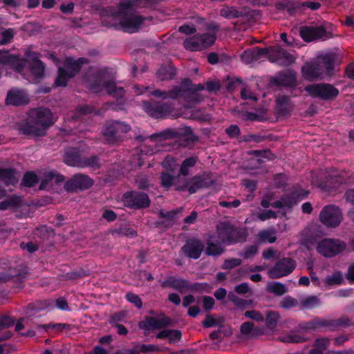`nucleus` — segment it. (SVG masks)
<instances>
[{
    "label": "nucleus",
    "instance_id": "obj_1",
    "mask_svg": "<svg viewBox=\"0 0 354 354\" xmlns=\"http://www.w3.org/2000/svg\"><path fill=\"white\" fill-rule=\"evenodd\" d=\"M216 234L221 243L226 246L243 243L248 236L246 228L235 225L229 221H221L216 225Z\"/></svg>",
    "mask_w": 354,
    "mask_h": 354
},
{
    "label": "nucleus",
    "instance_id": "obj_2",
    "mask_svg": "<svg viewBox=\"0 0 354 354\" xmlns=\"http://www.w3.org/2000/svg\"><path fill=\"white\" fill-rule=\"evenodd\" d=\"M131 127L129 123L120 120H109L105 122L102 129V136L104 142L115 146L124 141L125 135Z\"/></svg>",
    "mask_w": 354,
    "mask_h": 354
},
{
    "label": "nucleus",
    "instance_id": "obj_3",
    "mask_svg": "<svg viewBox=\"0 0 354 354\" xmlns=\"http://www.w3.org/2000/svg\"><path fill=\"white\" fill-rule=\"evenodd\" d=\"M215 184L216 180L212 178V174L204 171L190 178L184 179L182 185L176 187V191H187L189 194H194L199 189L209 188Z\"/></svg>",
    "mask_w": 354,
    "mask_h": 354
},
{
    "label": "nucleus",
    "instance_id": "obj_4",
    "mask_svg": "<svg viewBox=\"0 0 354 354\" xmlns=\"http://www.w3.org/2000/svg\"><path fill=\"white\" fill-rule=\"evenodd\" d=\"M180 136H184V140L187 145L194 144L198 140L190 127H184L178 129H167L160 133H156L150 136V140L154 141L157 139L164 140L167 139H174Z\"/></svg>",
    "mask_w": 354,
    "mask_h": 354
},
{
    "label": "nucleus",
    "instance_id": "obj_5",
    "mask_svg": "<svg viewBox=\"0 0 354 354\" xmlns=\"http://www.w3.org/2000/svg\"><path fill=\"white\" fill-rule=\"evenodd\" d=\"M122 202L126 207L133 210L148 208L151 203L147 193L136 190L124 192L122 196Z\"/></svg>",
    "mask_w": 354,
    "mask_h": 354
},
{
    "label": "nucleus",
    "instance_id": "obj_6",
    "mask_svg": "<svg viewBox=\"0 0 354 354\" xmlns=\"http://www.w3.org/2000/svg\"><path fill=\"white\" fill-rule=\"evenodd\" d=\"M216 37L212 33H198L193 36L186 38L183 41V47L187 50L192 52L201 51L212 46Z\"/></svg>",
    "mask_w": 354,
    "mask_h": 354
},
{
    "label": "nucleus",
    "instance_id": "obj_7",
    "mask_svg": "<svg viewBox=\"0 0 354 354\" xmlns=\"http://www.w3.org/2000/svg\"><path fill=\"white\" fill-rule=\"evenodd\" d=\"M305 91L312 97H317L326 101L334 100L339 94L336 87L328 83L310 84L305 87Z\"/></svg>",
    "mask_w": 354,
    "mask_h": 354
},
{
    "label": "nucleus",
    "instance_id": "obj_8",
    "mask_svg": "<svg viewBox=\"0 0 354 354\" xmlns=\"http://www.w3.org/2000/svg\"><path fill=\"white\" fill-rule=\"evenodd\" d=\"M343 216L340 208L335 205H328L319 213L320 222L327 227H336L342 221Z\"/></svg>",
    "mask_w": 354,
    "mask_h": 354
},
{
    "label": "nucleus",
    "instance_id": "obj_9",
    "mask_svg": "<svg viewBox=\"0 0 354 354\" xmlns=\"http://www.w3.org/2000/svg\"><path fill=\"white\" fill-rule=\"evenodd\" d=\"M346 249V243L339 239L325 238L321 240L317 247L319 253L326 257H333Z\"/></svg>",
    "mask_w": 354,
    "mask_h": 354
},
{
    "label": "nucleus",
    "instance_id": "obj_10",
    "mask_svg": "<svg viewBox=\"0 0 354 354\" xmlns=\"http://www.w3.org/2000/svg\"><path fill=\"white\" fill-rule=\"evenodd\" d=\"M299 36L306 42H310L319 39L325 41L332 38L333 34L327 31L322 26H301L299 29Z\"/></svg>",
    "mask_w": 354,
    "mask_h": 354
},
{
    "label": "nucleus",
    "instance_id": "obj_11",
    "mask_svg": "<svg viewBox=\"0 0 354 354\" xmlns=\"http://www.w3.org/2000/svg\"><path fill=\"white\" fill-rule=\"evenodd\" d=\"M297 266L296 261L290 257H283L278 260L274 266L268 270L271 279H279L288 276L293 272Z\"/></svg>",
    "mask_w": 354,
    "mask_h": 354
},
{
    "label": "nucleus",
    "instance_id": "obj_12",
    "mask_svg": "<svg viewBox=\"0 0 354 354\" xmlns=\"http://www.w3.org/2000/svg\"><path fill=\"white\" fill-rule=\"evenodd\" d=\"M143 106L145 112L155 119L164 118L172 111L170 104L155 100L144 101Z\"/></svg>",
    "mask_w": 354,
    "mask_h": 354
},
{
    "label": "nucleus",
    "instance_id": "obj_13",
    "mask_svg": "<svg viewBox=\"0 0 354 354\" xmlns=\"http://www.w3.org/2000/svg\"><path fill=\"white\" fill-rule=\"evenodd\" d=\"M94 181L88 175L82 174H75L64 184V189L68 192H76L90 189Z\"/></svg>",
    "mask_w": 354,
    "mask_h": 354
},
{
    "label": "nucleus",
    "instance_id": "obj_14",
    "mask_svg": "<svg viewBox=\"0 0 354 354\" xmlns=\"http://www.w3.org/2000/svg\"><path fill=\"white\" fill-rule=\"evenodd\" d=\"M350 182L348 173L342 171L337 175H329L324 183L323 188L330 193L342 192Z\"/></svg>",
    "mask_w": 354,
    "mask_h": 354
},
{
    "label": "nucleus",
    "instance_id": "obj_15",
    "mask_svg": "<svg viewBox=\"0 0 354 354\" xmlns=\"http://www.w3.org/2000/svg\"><path fill=\"white\" fill-rule=\"evenodd\" d=\"M180 250L185 257L196 260L201 257L203 252L205 251V244L198 238L190 237L186 239Z\"/></svg>",
    "mask_w": 354,
    "mask_h": 354
},
{
    "label": "nucleus",
    "instance_id": "obj_16",
    "mask_svg": "<svg viewBox=\"0 0 354 354\" xmlns=\"http://www.w3.org/2000/svg\"><path fill=\"white\" fill-rule=\"evenodd\" d=\"M30 118H32L36 124L44 128V131L46 133V130L55 123L53 113L48 108L38 107L32 109L30 113Z\"/></svg>",
    "mask_w": 354,
    "mask_h": 354
},
{
    "label": "nucleus",
    "instance_id": "obj_17",
    "mask_svg": "<svg viewBox=\"0 0 354 354\" xmlns=\"http://www.w3.org/2000/svg\"><path fill=\"white\" fill-rule=\"evenodd\" d=\"M171 319L161 313L158 317L147 316L139 322L140 328L145 330H154L165 328L171 324Z\"/></svg>",
    "mask_w": 354,
    "mask_h": 354
},
{
    "label": "nucleus",
    "instance_id": "obj_18",
    "mask_svg": "<svg viewBox=\"0 0 354 354\" xmlns=\"http://www.w3.org/2000/svg\"><path fill=\"white\" fill-rule=\"evenodd\" d=\"M121 15L120 8L118 10L113 6H107L102 8L100 10V20L102 26L113 28L114 30H120V21L118 18Z\"/></svg>",
    "mask_w": 354,
    "mask_h": 354
},
{
    "label": "nucleus",
    "instance_id": "obj_19",
    "mask_svg": "<svg viewBox=\"0 0 354 354\" xmlns=\"http://www.w3.org/2000/svg\"><path fill=\"white\" fill-rule=\"evenodd\" d=\"M127 11L125 10L124 14H121L123 17L120 20L118 26H120V30L125 32H136L144 23L145 18L140 15H128Z\"/></svg>",
    "mask_w": 354,
    "mask_h": 354
},
{
    "label": "nucleus",
    "instance_id": "obj_20",
    "mask_svg": "<svg viewBox=\"0 0 354 354\" xmlns=\"http://www.w3.org/2000/svg\"><path fill=\"white\" fill-rule=\"evenodd\" d=\"M297 74L293 70L286 69L277 73L270 79V82L277 86L295 88Z\"/></svg>",
    "mask_w": 354,
    "mask_h": 354
},
{
    "label": "nucleus",
    "instance_id": "obj_21",
    "mask_svg": "<svg viewBox=\"0 0 354 354\" xmlns=\"http://www.w3.org/2000/svg\"><path fill=\"white\" fill-rule=\"evenodd\" d=\"M25 55L27 59L30 61L29 67L31 74L37 79L43 77L46 66L39 59V55L33 51H27Z\"/></svg>",
    "mask_w": 354,
    "mask_h": 354
},
{
    "label": "nucleus",
    "instance_id": "obj_22",
    "mask_svg": "<svg viewBox=\"0 0 354 354\" xmlns=\"http://www.w3.org/2000/svg\"><path fill=\"white\" fill-rule=\"evenodd\" d=\"M18 130L20 134L32 138L43 137L46 134L44 131V128L36 124L32 118L20 123L18 125Z\"/></svg>",
    "mask_w": 354,
    "mask_h": 354
},
{
    "label": "nucleus",
    "instance_id": "obj_23",
    "mask_svg": "<svg viewBox=\"0 0 354 354\" xmlns=\"http://www.w3.org/2000/svg\"><path fill=\"white\" fill-rule=\"evenodd\" d=\"M162 0H122L120 2V11L124 14L125 10H136L139 8H147Z\"/></svg>",
    "mask_w": 354,
    "mask_h": 354
},
{
    "label": "nucleus",
    "instance_id": "obj_24",
    "mask_svg": "<svg viewBox=\"0 0 354 354\" xmlns=\"http://www.w3.org/2000/svg\"><path fill=\"white\" fill-rule=\"evenodd\" d=\"M28 102L29 96L24 90L12 88L8 91L6 98L7 104L19 106L27 104Z\"/></svg>",
    "mask_w": 354,
    "mask_h": 354
},
{
    "label": "nucleus",
    "instance_id": "obj_25",
    "mask_svg": "<svg viewBox=\"0 0 354 354\" xmlns=\"http://www.w3.org/2000/svg\"><path fill=\"white\" fill-rule=\"evenodd\" d=\"M216 237L214 234H209L207 235V238L206 240V248L205 247V253L207 256L209 257H218L223 254L225 248L221 241L218 239L216 241H214V239Z\"/></svg>",
    "mask_w": 354,
    "mask_h": 354
},
{
    "label": "nucleus",
    "instance_id": "obj_26",
    "mask_svg": "<svg viewBox=\"0 0 354 354\" xmlns=\"http://www.w3.org/2000/svg\"><path fill=\"white\" fill-rule=\"evenodd\" d=\"M301 73L304 78L309 82L317 80L323 75L317 62L306 63L301 68Z\"/></svg>",
    "mask_w": 354,
    "mask_h": 354
},
{
    "label": "nucleus",
    "instance_id": "obj_27",
    "mask_svg": "<svg viewBox=\"0 0 354 354\" xmlns=\"http://www.w3.org/2000/svg\"><path fill=\"white\" fill-rule=\"evenodd\" d=\"M308 195V192L304 189L301 187L295 188L290 193L283 196L285 205L287 208H291L303 199L307 198Z\"/></svg>",
    "mask_w": 354,
    "mask_h": 354
},
{
    "label": "nucleus",
    "instance_id": "obj_28",
    "mask_svg": "<svg viewBox=\"0 0 354 354\" xmlns=\"http://www.w3.org/2000/svg\"><path fill=\"white\" fill-rule=\"evenodd\" d=\"M160 286L163 288H171L178 291L180 293H183L188 287V280L176 278L174 276H169L161 282Z\"/></svg>",
    "mask_w": 354,
    "mask_h": 354
},
{
    "label": "nucleus",
    "instance_id": "obj_29",
    "mask_svg": "<svg viewBox=\"0 0 354 354\" xmlns=\"http://www.w3.org/2000/svg\"><path fill=\"white\" fill-rule=\"evenodd\" d=\"M275 112L278 117H287L290 115L291 100L288 95H280L276 99Z\"/></svg>",
    "mask_w": 354,
    "mask_h": 354
},
{
    "label": "nucleus",
    "instance_id": "obj_30",
    "mask_svg": "<svg viewBox=\"0 0 354 354\" xmlns=\"http://www.w3.org/2000/svg\"><path fill=\"white\" fill-rule=\"evenodd\" d=\"M267 48L256 47L253 49L245 50L241 55V61L245 64H250L254 61L259 60L261 57L268 55Z\"/></svg>",
    "mask_w": 354,
    "mask_h": 354
},
{
    "label": "nucleus",
    "instance_id": "obj_31",
    "mask_svg": "<svg viewBox=\"0 0 354 354\" xmlns=\"http://www.w3.org/2000/svg\"><path fill=\"white\" fill-rule=\"evenodd\" d=\"M87 62V59L84 57H80L77 59L68 57L64 62V69L67 70L70 76L74 77L80 71L82 66Z\"/></svg>",
    "mask_w": 354,
    "mask_h": 354
},
{
    "label": "nucleus",
    "instance_id": "obj_32",
    "mask_svg": "<svg viewBox=\"0 0 354 354\" xmlns=\"http://www.w3.org/2000/svg\"><path fill=\"white\" fill-rule=\"evenodd\" d=\"M161 187L165 190H169L171 187H174L176 191L178 185H182L180 175L173 176L168 172L164 171L160 174V176Z\"/></svg>",
    "mask_w": 354,
    "mask_h": 354
},
{
    "label": "nucleus",
    "instance_id": "obj_33",
    "mask_svg": "<svg viewBox=\"0 0 354 354\" xmlns=\"http://www.w3.org/2000/svg\"><path fill=\"white\" fill-rule=\"evenodd\" d=\"M24 278V273L11 267H8L4 272H0V283H6L9 281H21Z\"/></svg>",
    "mask_w": 354,
    "mask_h": 354
},
{
    "label": "nucleus",
    "instance_id": "obj_34",
    "mask_svg": "<svg viewBox=\"0 0 354 354\" xmlns=\"http://www.w3.org/2000/svg\"><path fill=\"white\" fill-rule=\"evenodd\" d=\"M83 158L76 149H71L66 151L64 162L68 166L82 167Z\"/></svg>",
    "mask_w": 354,
    "mask_h": 354
},
{
    "label": "nucleus",
    "instance_id": "obj_35",
    "mask_svg": "<svg viewBox=\"0 0 354 354\" xmlns=\"http://www.w3.org/2000/svg\"><path fill=\"white\" fill-rule=\"evenodd\" d=\"M220 16L227 19H233L239 17H242L247 15L245 10L241 9L235 6H225L220 10Z\"/></svg>",
    "mask_w": 354,
    "mask_h": 354
},
{
    "label": "nucleus",
    "instance_id": "obj_36",
    "mask_svg": "<svg viewBox=\"0 0 354 354\" xmlns=\"http://www.w3.org/2000/svg\"><path fill=\"white\" fill-rule=\"evenodd\" d=\"M177 68L171 64L161 66L156 73L157 78L160 81L171 80L175 77Z\"/></svg>",
    "mask_w": 354,
    "mask_h": 354
},
{
    "label": "nucleus",
    "instance_id": "obj_37",
    "mask_svg": "<svg viewBox=\"0 0 354 354\" xmlns=\"http://www.w3.org/2000/svg\"><path fill=\"white\" fill-rule=\"evenodd\" d=\"M0 181L6 186H15L18 183L16 170L13 168H0Z\"/></svg>",
    "mask_w": 354,
    "mask_h": 354
},
{
    "label": "nucleus",
    "instance_id": "obj_38",
    "mask_svg": "<svg viewBox=\"0 0 354 354\" xmlns=\"http://www.w3.org/2000/svg\"><path fill=\"white\" fill-rule=\"evenodd\" d=\"M274 62L278 64L288 66L295 62V57L281 47H277L274 53Z\"/></svg>",
    "mask_w": 354,
    "mask_h": 354
},
{
    "label": "nucleus",
    "instance_id": "obj_39",
    "mask_svg": "<svg viewBox=\"0 0 354 354\" xmlns=\"http://www.w3.org/2000/svg\"><path fill=\"white\" fill-rule=\"evenodd\" d=\"M319 65L321 66L322 71L324 73V70L326 73L330 75L335 68V55L333 53H326L321 57L320 61H317Z\"/></svg>",
    "mask_w": 354,
    "mask_h": 354
},
{
    "label": "nucleus",
    "instance_id": "obj_40",
    "mask_svg": "<svg viewBox=\"0 0 354 354\" xmlns=\"http://www.w3.org/2000/svg\"><path fill=\"white\" fill-rule=\"evenodd\" d=\"M106 71L100 69L93 75V79L90 83V88L95 92H100L103 89L105 82Z\"/></svg>",
    "mask_w": 354,
    "mask_h": 354
},
{
    "label": "nucleus",
    "instance_id": "obj_41",
    "mask_svg": "<svg viewBox=\"0 0 354 354\" xmlns=\"http://www.w3.org/2000/svg\"><path fill=\"white\" fill-rule=\"evenodd\" d=\"M151 95L158 98L176 99L178 96L181 95V89L178 88V86L168 91L156 89L151 92Z\"/></svg>",
    "mask_w": 354,
    "mask_h": 354
},
{
    "label": "nucleus",
    "instance_id": "obj_42",
    "mask_svg": "<svg viewBox=\"0 0 354 354\" xmlns=\"http://www.w3.org/2000/svg\"><path fill=\"white\" fill-rule=\"evenodd\" d=\"M103 88H105L109 95L115 97H121L125 93L124 89L122 87H117L113 80H105Z\"/></svg>",
    "mask_w": 354,
    "mask_h": 354
},
{
    "label": "nucleus",
    "instance_id": "obj_43",
    "mask_svg": "<svg viewBox=\"0 0 354 354\" xmlns=\"http://www.w3.org/2000/svg\"><path fill=\"white\" fill-rule=\"evenodd\" d=\"M198 160V157L191 156L186 158L181 163L178 174L187 176L189 174V169L194 167Z\"/></svg>",
    "mask_w": 354,
    "mask_h": 354
},
{
    "label": "nucleus",
    "instance_id": "obj_44",
    "mask_svg": "<svg viewBox=\"0 0 354 354\" xmlns=\"http://www.w3.org/2000/svg\"><path fill=\"white\" fill-rule=\"evenodd\" d=\"M326 324L327 328L334 330L339 327L351 326V322L347 317H342L337 319H326Z\"/></svg>",
    "mask_w": 354,
    "mask_h": 354
},
{
    "label": "nucleus",
    "instance_id": "obj_45",
    "mask_svg": "<svg viewBox=\"0 0 354 354\" xmlns=\"http://www.w3.org/2000/svg\"><path fill=\"white\" fill-rule=\"evenodd\" d=\"M280 318V314L277 311H268L264 319L266 327L270 330L275 329Z\"/></svg>",
    "mask_w": 354,
    "mask_h": 354
},
{
    "label": "nucleus",
    "instance_id": "obj_46",
    "mask_svg": "<svg viewBox=\"0 0 354 354\" xmlns=\"http://www.w3.org/2000/svg\"><path fill=\"white\" fill-rule=\"evenodd\" d=\"M100 161V156L97 155L83 157L82 167H90L94 170L98 169L101 167Z\"/></svg>",
    "mask_w": 354,
    "mask_h": 354
},
{
    "label": "nucleus",
    "instance_id": "obj_47",
    "mask_svg": "<svg viewBox=\"0 0 354 354\" xmlns=\"http://www.w3.org/2000/svg\"><path fill=\"white\" fill-rule=\"evenodd\" d=\"M53 233L54 232L52 227H48L47 225H41L37 227L33 232V234L39 238L41 241L48 239Z\"/></svg>",
    "mask_w": 354,
    "mask_h": 354
},
{
    "label": "nucleus",
    "instance_id": "obj_48",
    "mask_svg": "<svg viewBox=\"0 0 354 354\" xmlns=\"http://www.w3.org/2000/svg\"><path fill=\"white\" fill-rule=\"evenodd\" d=\"M73 77L70 76V73L67 70L64 69L62 67L58 68V74L55 80V84L57 86H66L69 80Z\"/></svg>",
    "mask_w": 354,
    "mask_h": 354
},
{
    "label": "nucleus",
    "instance_id": "obj_49",
    "mask_svg": "<svg viewBox=\"0 0 354 354\" xmlns=\"http://www.w3.org/2000/svg\"><path fill=\"white\" fill-rule=\"evenodd\" d=\"M267 290L268 292L273 293L277 296H281L287 292L288 289L283 283L274 281L268 285Z\"/></svg>",
    "mask_w": 354,
    "mask_h": 354
},
{
    "label": "nucleus",
    "instance_id": "obj_50",
    "mask_svg": "<svg viewBox=\"0 0 354 354\" xmlns=\"http://www.w3.org/2000/svg\"><path fill=\"white\" fill-rule=\"evenodd\" d=\"M210 286L207 283L196 282L190 283L188 281L187 290L194 293L209 292Z\"/></svg>",
    "mask_w": 354,
    "mask_h": 354
},
{
    "label": "nucleus",
    "instance_id": "obj_51",
    "mask_svg": "<svg viewBox=\"0 0 354 354\" xmlns=\"http://www.w3.org/2000/svg\"><path fill=\"white\" fill-rule=\"evenodd\" d=\"M36 328L38 330L43 329L46 332H48L50 329H54L57 331H62L64 329L70 330L71 326L65 323H57V324H38Z\"/></svg>",
    "mask_w": 354,
    "mask_h": 354
},
{
    "label": "nucleus",
    "instance_id": "obj_52",
    "mask_svg": "<svg viewBox=\"0 0 354 354\" xmlns=\"http://www.w3.org/2000/svg\"><path fill=\"white\" fill-rule=\"evenodd\" d=\"M39 182L37 176L33 171H27L24 174L21 185L26 187H32Z\"/></svg>",
    "mask_w": 354,
    "mask_h": 354
},
{
    "label": "nucleus",
    "instance_id": "obj_53",
    "mask_svg": "<svg viewBox=\"0 0 354 354\" xmlns=\"http://www.w3.org/2000/svg\"><path fill=\"white\" fill-rule=\"evenodd\" d=\"M308 338L304 334L297 332H291L283 337V342L288 343H302Z\"/></svg>",
    "mask_w": 354,
    "mask_h": 354
},
{
    "label": "nucleus",
    "instance_id": "obj_54",
    "mask_svg": "<svg viewBox=\"0 0 354 354\" xmlns=\"http://www.w3.org/2000/svg\"><path fill=\"white\" fill-rule=\"evenodd\" d=\"M275 234L276 231L274 229L264 230L259 232L258 236L259 241L262 243L268 241L270 243H273L277 240Z\"/></svg>",
    "mask_w": 354,
    "mask_h": 354
},
{
    "label": "nucleus",
    "instance_id": "obj_55",
    "mask_svg": "<svg viewBox=\"0 0 354 354\" xmlns=\"http://www.w3.org/2000/svg\"><path fill=\"white\" fill-rule=\"evenodd\" d=\"M20 203L19 197L12 196L0 202V210L4 211L10 207H17L20 205Z\"/></svg>",
    "mask_w": 354,
    "mask_h": 354
},
{
    "label": "nucleus",
    "instance_id": "obj_56",
    "mask_svg": "<svg viewBox=\"0 0 354 354\" xmlns=\"http://www.w3.org/2000/svg\"><path fill=\"white\" fill-rule=\"evenodd\" d=\"M343 281L342 274L340 272H335L330 276H327L324 283L327 286H333L342 284Z\"/></svg>",
    "mask_w": 354,
    "mask_h": 354
},
{
    "label": "nucleus",
    "instance_id": "obj_57",
    "mask_svg": "<svg viewBox=\"0 0 354 354\" xmlns=\"http://www.w3.org/2000/svg\"><path fill=\"white\" fill-rule=\"evenodd\" d=\"M53 301L52 300H42L38 301L35 303H31L28 304V308L32 310L40 311L47 308H49L53 306Z\"/></svg>",
    "mask_w": 354,
    "mask_h": 354
},
{
    "label": "nucleus",
    "instance_id": "obj_58",
    "mask_svg": "<svg viewBox=\"0 0 354 354\" xmlns=\"http://www.w3.org/2000/svg\"><path fill=\"white\" fill-rule=\"evenodd\" d=\"M259 251V246L257 244L245 246L243 251L239 253V256L243 259H248L252 258L257 254Z\"/></svg>",
    "mask_w": 354,
    "mask_h": 354
},
{
    "label": "nucleus",
    "instance_id": "obj_59",
    "mask_svg": "<svg viewBox=\"0 0 354 354\" xmlns=\"http://www.w3.org/2000/svg\"><path fill=\"white\" fill-rule=\"evenodd\" d=\"M320 304L321 301L315 295L308 297L303 299L301 301L302 306L308 309H312L317 306H319Z\"/></svg>",
    "mask_w": 354,
    "mask_h": 354
},
{
    "label": "nucleus",
    "instance_id": "obj_60",
    "mask_svg": "<svg viewBox=\"0 0 354 354\" xmlns=\"http://www.w3.org/2000/svg\"><path fill=\"white\" fill-rule=\"evenodd\" d=\"M135 182L138 187L144 191L149 189L150 182L148 177L145 175H138L136 177Z\"/></svg>",
    "mask_w": 354,
    "mask_h": 354
},
{
    "label": "nucleus",
    "instance_id": "obj_61",
    "mask_svg": "<svg viewBox=\"0 0 354 354\" xmlns=\"http://www.w3.org/2000/svg\"><path fill=\"white\" fill-rule=\"evenodd\" d=\"M298 304L297 300L291 296L283 297L279 302V307L283 309H290L295 307Z\"/></svg>",
    "mask_w": 354,
    "mask_h": 354
},
{
    "label": "nucleus",
    "instance_id": "obj_62",
    "mask_svg": "<svg viewBox=\"0 0 354 354\" xmlns=\"http://www.w3.org/2000/svg\"><path fill=\"white\" fill-rule=\"evenodd\" d=\"M16 32L13 28H8L1 33V39H0V45H6L11 42Z\"/></svg>",
    "mask_w": 354,
    "mask_h": 354
},
{
    "label": "nucleus",
    "instance_id": "obj_63",
    "mask_svg": "<svg viewBox=\"0 0 354 354\" xmlns=\"http://www.w3.org/2000/svg\"><path fill=\"white\" fill-rule=\"evenodd\" d=\"M125 298L129 302L133 304L138 309L140 310L142 308V301L138 295L129 292L126 294Z\"/></svg>",
    "mask_w": 354,
    "mask_h": 354
},
{
    "label": "nucleus",
    "instance_id": "obj_64",
    "mask_svg": "<svg viewBox=\"0 0 354 354\" xmlns=\"http://www.w3.org/2000/svg\"><path fill=\"white\" fill-rule=\"evenodd\" d=\"M330 344V341L326 337L316 338L313 347L317 348L324 353L326 351Z\"/></svg>",
    "mask_w": 354,
    "mask_h": 354
}]
</instances>
